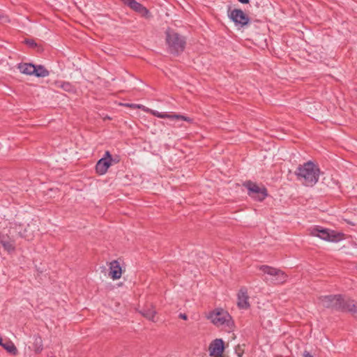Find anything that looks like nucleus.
Listing matches in <instances>:
<instances>
[{"label": "nucleus", "instance_id": "29", "mask_svg": "<svg viewBox=\"0 0 357 357\" xmlns=\"http://www.w3.org/2000/svg\"><path fill=\"white\" fill-rule=\"evenodd\" d=\"M356 269H357V264H356Z\"/></svg>", "mask_w": 357, "mask_h": 357}, {"label": "nucleus", "instance_id": "19", "mask_svg": "<svg viewBox=\"0 0 357 357\" xmlns=\"http://www.w3.org/2000/svg\"><path fill=\"white\" fill-rule=\"evenodd\" d=\"M24 43L30 48L36 49L38 52L43 51V48L40 45H38L33 39H25Z\"/></svg>", "mask_w": 357, "mask_h": 357}, {"label": "nucleus", "instance_id": "6", "mask_svg": "<svg viewBox=\"0 0 357 357\" xmlns=\"http://www.w3.org/2000/svg\"><path fill=\"white\" fill-rule=\"evenodd\" d=\"M311 234L320 238L322 240L337 243L344 239V234L334 230L325 229L319 226L314 227L311 230Z\"/></svg>", "mask_w": 357, "mask_h": 357}, {"label": "nucleus", "instance_id": "8", "mask_svg": "<svg viewBox=\"0 0 357 357\" xmlns=\"http://www.w3.org/2000/svg\"><path fill=\"white\" fill-rule=\"evenodd\" d=\"M229 18L236 25L245 26L250 22V17L241 9L228 10Z\"/></svg>", "mask_w": 357, "mask_h": 357}, {"label": "nucleus", "instance_id": "21", "mask_svg": "<svg viewBox=\"0 0 357 357\" xmlns=\"http://www.w3.org/2000/svg\"><path fill=\"white\" fill-rule=\"evenodd\" d=\"M59 86L64 91L68 92H73L75 91L74 86L69 82H61Z\"/></svg>", "mask_w": 357, "mask_h": 357}, {"label": "nucleus", "instance_id": "12", "mask_svg": "<svg viewBox=\"0 0 357 357\" xmlns=\"http://www.w3.org/2000/svg\"><path fill=\"white\" fill-rule=\"evenodd\" d=\"M151 113L153 116L161 119H169L172 120H183L186 121H190V119L188 117L180 114H169L165 112H159L155 110H151Z\"/></svg>", "mask_w": 357, "mask_h": 357}, {"label": "nucleus", "instance_id": "13", "mask_svg": "<svg viewBox=\"0 0 357 357\" xmlns=\"http://www.w3.org/2000/svg\"><path fill=\"white\" fill-rule=\"evenodd\" d=\"M122 269L116 260H114L110 263L109 275L114 280H118L121 277Z\"/></svg>", "mask_w": 357, "mask_h": 357}, {"label": "nucleus", "instance_id": "7", "mask_svg": "<svg viewBox=\"0 0 357 357\" xmlns=\"http://www.w3.org/2000/svg\"><path fill=\"white\" fill-rule=\"evenodd\" d=\"M243 185L247 188L248 195L257 201L261 202L268 196L266 188H260L250 181L244 183Z\"/></svg>", "mask_w": 357, "mask_h": 357}, {"label": "nucleus", "instance_id": "4", "mask_svg": "<svg viewBox=\"0 0 357 357\" xmlns=\"http://www.w3.org/2000/svg\"><path fill=\"white\" fill-rule=\"evenodd\" d=\"M208 319L216 326H224L231 330L234 326V321L230 314L222 309H217L211 312L208 315Z\"/></svg>", "mask_w": 357, "mask_h": 357}, {"label": "nucleus", "instance_id": "17", "mask_svg": "<svg viewBox=\"0 0 357 357\" xmlns=\"http://www.w3.org/2000/svg\"><path fill=\"white\" fill-rule=\"evenodd\" d=\"M33 75L37 77H45L50 75V72L44 66L34 64Z\"/></svg>", "mask_w": 357, "mask_h": 357}, {"label": "nucleus", "instance_id": "23", "mask_svg": "<svg viewBox=\"0 0 357 357\" xmlns=\"http://www.w3.org/2000/svg\"><path fill=\"white\" fill-rule=\"evenodd\" d=\"M178 317L180 319H183V320H187L188 319V316L185 313H180L179 315H178Z\"/></svg>", "mask_w": 357, "mask_h": 357}, {"label": "nucleus", "instance_id": "9", "mask_svg": "<svg viewBox=\"0 0 357 357\" xmlns=\"http://www.w3.org/2000/svg\"><path fill=\"white\" fill-rule=\"evenodd\" d=\"M113 158L109 151H105L104 157L100 158L96 165V172L99 175L105 174L112 164Z\"/></svg>", "mask_w": 357, "mask_h": 357}, {"label": "nucleus", "instance_id": "27", "mask_svg": "<svg viewBox=\"0 0 357 357\" xmlns=\"http://www.w3.org/2000/svg\"><path fill=\"white\" fill-rule=\"evenodd\" d=\"M3 342L2 341V339L0 337V346L3 347Z\"/></svg>", "mask_w": 357, "mask_h": 357}, {"label": "nucleus", "instance_id": "28", "mask_svg": "<svg viewBox=\"0 0 357 357\" xmlns=\"http://www.w3.org/2000/svg\"><path fill=\"white\" fill-rule=\"evenodd\" d=\"M119 162V160H118L113 159V160H112V162H115V163H116V162Z\"/></svg>", "mask_w": 357, "mask_h": 357}, {"label": "nucleus", "instance_id": "11", "mask_svg": "<svg viewBox=\"0 0 357 357\" xmlns=\"http://www.w3.org/2000/svg\"><path fill=\"white\" fill-rule=\"evenodd\" d=\"M210 356L221 357L225 351V342L222 339H215L211 342L208 347Z\"/></svg>", "mask_w": 357, "mask_h": 357}, {"label": "nucleus", "instance_id": "3", "mask_svg": "<svg viewBox=\"0 0 357 357\" xmlns=\"http://www.w3.org/2000/svg\"><path fill=\"white\" fill-rule=\"evenodd\" d=\"M165 35L169 53L178 56L184 51L186 45V40L184 36L170 28L166 30Z\"/></svg>", "mask_w": 357, "mask_h": 357}, {"label": "nucleus", "instance_id": "18", "mask_svg": "<svg viewBox=\"0 0 357 357\" xmlns=\"http://www.w3.org/2000/svg\"><path fill=\"white\" fill-rule=\"evenodd\" d=\"M33 349L36 354L40 353L43 349V340L38 335L33 336Z\"/></svg>", "mask_w": 357, "mask_h": 357}, {"label": "nucleus", "instance_id": "25", "mask_svg": "<svg viewBox=\"0 0 357 357\" xmlns=\"http://www.w3.org/2000/svg\"><path fill=\"white\" fill-rule=\"evenodd\" d=\"M240 3H243V4H247V3H249L250 2V0H238Z\"/></svg>", "mask_w": 357, "mask_h": 357}, {"label": "nucleus", "instance_id": "26", "mask_svg": "<svg viewBox=\"0 0 357 357\" xmlns=\"http://www.w3.org/2000/svg\"><path fill=\"white\" fill-rule=\"evenodd\" d=\"M128 107H132V108H135L137 107V105H134V104H128L126 105ZM137 107H140L139 105H137Z\"/></svg>", "mask_w": 357, "mask_h": 357}, {"label": "nucleus", "instance_id": "1", "mask_svg": "<svg viewBox=\"0 0 357 357\" xmlns=\"http://www.w3.org/2000/svg\"><path fill=\"white\" fill-rule=\"evenodd\" d=\"M319 301L326 307L336 311L350 312L357 317V307L355 301L350 298H345L341 294L321 296Z\"/></svg>", "mask_w": 357, "mask_h": 357}, {"label": "nucleus", "instance_id": "16", "mask_svg": "<svg viewBox=\"0 0 357 357\" xmlns=\"http://www.w3.org/2000/svg\"><path fill=\"white\" fill-rule=\"evenodd\" d=\"M17 68L22 74L27 75H33L34 70V64L31 63H20L17 66Z\"/></svg>", "mask_w": 357, "mask_h": 357}, {"label": "nucleus", "instance_id": "20", "mask_svg": "<svg viewBox=\"0 0 357 357\" xmlns=\"http://www.w3.org/2000/svg\"><path fill=\"white\" fill-rule=\"evenodd\" d=\"M3 347L10 354L13 355L17 354V349L12 342L3 343Z\"/></svg>", "mask_w": 357, "mask_h": 357}, {"label": "nucleus", "instance_id": "14", "mask_svg": "<svg viewBox=\"0 0 357 357\" xmlns=\"http://www.w3.org/2000/svg\"><path fill=\"white\" fill-rule=\"evenodd\" d=\"M248 296L246 289H241L238 294V306L241 309H248L250 307Z\"/></svg>", "mask_w": 357, "mask_h": 357}, {"label": "nucleus", "instance_id": "5", "mask_svg": "<svg viewBox=\"0 0 357 357\" xmlns=\"http://www.w3.org/2000/svg\"><path fill=\"white\" fill-rule=\"evenodd\" d=\"M261 270L267 276L264 279L266 282H270L273 284H282L287 280V275L281 270L266 266L262 265L259 266Z\"/></svg>", "mask_w": 357, "mask_h": 357}, {"label": "nucleus", "instance_id": "24", "mask_svg": "<svg viewBox=\"0 0 357 357\" xmlns=\"http://www.w3.org/2000/svg\"><path fill=\"white\" fill-rule=\"evenodd\" d=\"M303 357H313L312 354H310L307 351H305L303 355Z\"/></svg>", "mask_w": 357, "mask_h": 357}, {"label": "nucleus", "instance_id": "15", "mask_svg": "<svg viewBox=\"0 0 357 357\" xmlns=\"http://www.w3.org/2000/svg\"><path fill=\"white\" fill-rule=\"evenodd\" d=\"M139 312L147 319L155 321L154 318L156 311L153 309V307L151 305L143 307Z\"/></svg>", "mask_w": 357, "mask_h": 357}, {"label": "nucleus", "instance_id": "10", "mask_svg": "<svg viewBox=\"0 0 357 357\" xmlns=\"http://www.w3.org/2000/svg\"><path fill=\"white\" fill-rule=\"evenodd\" d=\"M125 5L128 6L132 10L139 14L141 17L149 19L151 17V14L149 9L144 6L142 3L135 0H121Z\"/></svg>", "mask_w": 357, "mask_h": 357}, {"label": "nucleus", "instance_id": "2", "mask_svg": "<svg viewBox=\"0 0 357 357\" xmlns=\"http://www.w3.org/2000/svg\"><path fill=\"white\" fill-rule=\"evenodd\" d=\"M294 174L297 180L304 185L312 187L319 181L320 169L316 164L310 160L303 165H299Z\"/></svg>", "mask_w": 357, "mask_h": 357}, {"label": "nucleus", "instance_id": "22", "mask_svg": "<svg viewBox=\"0 0 357 357\" xmlns=\"http://www.w3.org/2000/svg\"><path fill=\"white\" fill-rule=\"evenodd\" d=\"M3 247L8 251L14 250L15 248L13 244L9 241H1Z\"/></svg>", "mask_w": 357, "mask_h": 357}]
</instances>
